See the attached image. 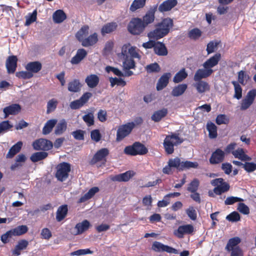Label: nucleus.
<instances>
[{"label": "nucleus", "instance_id": "f257e3e1", "mask_svg": "<svg viewBox=\"0 0 256 256\" xmlns=\"http://www.w3.org/2000/svg\"><path fill=\"white\" fill-rule=\"evenodd\" d=\"M120 57L123 60L122 65L125 69H132L135 67L134 58L140 60V55L138 54L136 47L130 44H125L122 48Z\"/></svg>", "mask_w": 256, "mask_h": 256}, {"label": "nucleus", "instance_id": "f03ea898", "mask_svg": "<svg viewBox=\"0 0 256 256\" xmlns=\"http://www.w3.org/2000/svg\"><path fill=\"white\" fill-rule=\"evenodd\" d=\"M172 25V20L170 18H165L156 26L154 30L148 34V36L150 39L159 40L168 34Z\"/></svg>", "mask_w": 256, "mask_h": 256}, {"label": "nucleus", "instance_id": "7ed1b4c3", "mask_svg": "<svg viewBox=\"0 0 256 256\" xmlns=\"http://www.w3.org/2000/svg\"><path fill=\"white\" fill-rule=\"evenodd\" d=\"M184 141L179 134L171 133L170 134L166 136L164 142V146L168 154H172L174 152V146L181 144Z\"/></svg>", "mask_w": 256, "mask_h": 256}, {"label": "nucleus", "instance_id": "20e7f679", "mask_svg": "<svg viewBox=\"0 0 256 256\" xmlns=\"http://www.w3.org/2000/svg\"><path fill=\"white\" fill-rule=\"evenodd\" d=\"M148 152L146 146L138 142H134L132 145L126 146L124 152L128 155H144Z\"/></svg>", "mask_w": 256, "mask_h": 256}, {"label": "nucleus", "instance_id": "39448f33", "mask_svg": "<svg viewBox=\"0 0 256 256\" xmlns=\"http://www.w3.org/2000/svg\"><path fill=\"white\" fill-rule=\"evenodd\" d=\"M146 27L140 18H134L129 23L128 31L133 34H140L144 32Z\"/></svg>", "mask_w": 256, "mask_h": 256}, {"label": "nucleus", "instance_id": "423d86ee", "mask_svg": "<svg viewBox=\"0 0 256 256\" xmlns=\"http://www.w3.org/2000/svg\"><path fill=\"white\" fill-rule=\"evenodd\" d=\"M70 170V166L69 164L60 163L56 167V177L60 181H64L68 178Z\"/></svg>", "mask_w": 256, "mask_h": 256}, {"label": "nucleus", "instance_id": "0eeeda50", "mask_svg": "<svg viewBox=\"0 0 256 256\" xmlns=\"http://www.w3.org/2000/svg\"><path fill=\"white\" fill-rule=\"evenodd\" d=\"M210 183L212 186H216L214 189V192L216 194H220L228 191L230 188L228 184L224 182L222 178L213 180Z\"/></svg>", "mask_w": 256, "mask_h": 256}, {"label": "nucleus", "instance_id": "6e6552de", "mask_svg": "<svg viewBox=\"0 0 256 256\" xmlns=\"http://www.w3.org/2000/svg\"><path fill=\"white\" fill-rule=\"evenodd\" d=\"M134 126V122H129L126 124L120 126L116 132V140L121 141L128 136Z\"/></svg>", "mask_w": 256, "mask_h": 256}, {"label": "nucleus", "instance_id": "1a4fd4ad", "mask_svg": "<svg viewBox=\"0 0 256 256\" xmlns=\"http://www.w3.org/2000/svg\"><path fill=\"white\" fill-rule=\"evenodd\" d=\"M194 231L192 224H186L180 226L174 231V234L179 238H183L184 235L190 234Z\"/></svg>", "mask_w": 256, "mask_h": 256}, {"label": "nucleus", "instance_id": "9d476101", "mask_svg": "<svg viewBox=\"0 0 256 256\" xmlns=\"http://www.w3.org/2000/svg\"><path fill=\"white\" fill-rule=\"evenodd\" d=\"M256 96V90L254 89L250 90L244 98L242 100L240 109L242 110H247L254 102Z\"/></svg>", "mask_w": 256, "mask_h": 256}, {"label": "nucleus", "instance_id": "9b49d317", "mask_svg": "<svg viewBox=\"0 0 256 256\" xmlns=\"http://www.w3.org/2000/svg\"><path fill=\"white\" fill-rule=\"evenodd\" d=\"M152 249L154 251L158 252H166L170 254H178L176 249L156 241L153 242Z\"/></svg>", "mask_w": 256, "mask_h": 256}, {"label": "nucleus", "instance_id": "f8f14e48", "mask_svg": "<svg viewBox=\"0 0 256 256\" xmlns=\"http://www.w3.org/2000/svg\"><path fill=\"white\" fill-rule=\"evenodd\" d=\"M36 150H48L52 148V143L46 139L40 138L36 140L32 144Z\"/></svg>", "mask_w": 256, "mask_h": 256}, {"label": "nucleus", "instance_id": "ddd939ff", "mask_svg": "<svg viewBox=\"0 0 256 256\" xmlns=\"http://www.w3.org/2000/svg\"><path fill=\"white\" fill-rule=\"evenodd\" d=\"M90 226L91 225L89 221L86 220H84L76 225L74 228L72 234L75 236L81 234L88 230Z\"/></svg>", "mask_w": 256, "mask_h": 256}, {"label": "nucleus", "instance_id": "4468645a", "mask_svg": "<svg viewBox=\"0 0 256 256\" xmlns=\"http://www.w3.org/2000/svg\"><path fill=\"white\" fill-rule=\"evenodd\" d=\"M18 58L15 56L8 57L6 60V67L8 73H14L16 68Z\"/></svg>", "mask_w": 256, "mask_h": 256}, {"label": "nucleus", "instance_id": "2eb2a0df", "mask_svg": "<svg viewBox=\"0 0 256 256\" xmlns=\"http://www.w3.org/2000/svg\"><path fill=\"white\" fill-rule=\"evenodd\" d=\"M221 58L220 54H216L203 64L204 68L212 70V68L218 64Z\"/></svg>", "mask_w": 256, "mask_h": 256}, {"label": "nucleus", "instance_id": "dca6fc26", "mask_svg": "<svg viewBox=\"0 0 256 256\" xmlns=\"http://www.w3.org/2000/svg\"><path fill=\"white\" fill-rule=\"evenodd\" d=\"M213 72L212 70L204 68L198 69L194 76V80H199L202 78H206L211 75Z\"/></svg>", "mask_w": 256, "mask_h": 256}, {"label": "nucleus", "instance_id": "f3484780", "mask_svg": "<svg viewBox=\"0 0 256 256\" xmlns=\"http://www.w3.org/2000/svg\"><path fill=\"white\" fill-rule=\"evenodd\" d=\"M224 157V152L218 148L212 154L210 162L212 164H218L223 160Z\"/></svg>", "mask_w": 256, "mask_h": 256}, {"label": "nucleus", "instance_id": "a211bd4d", "mask_svg": "<svg viewBox=\"0 0 256 256\" xmlns=\"http://www.w3.org/2000/svg\"><path fill=\"white\" fill-rule=\"evenodd\" d=\"M134 173L133 171H128L126 172L119 174L111 178L112 181L118 182H127L134 175Z\"/></svg>", "mask_w": 256, "mask_h": 256}, {"label": "nucleus", "instance_id": "6ab92c4d", "mask_svg": "<svg viewBox=\"0 0 256 256\" xmlns=\"http://www.w3.org/2000/svg\"><path fill=\"white\" fill-rule=\"evenodd\" d=\"M195 81L196 82L193 85L198 93H204L210 90V86L207 82L202 80Z\"/></svg>", "mask_w": 256, "mask_h": 256}, {"label": "nucleus", "instance_id": "aec40b11", "mask_svg": "<svg viewBox=\"0 0 256 256\" xmlns=\"http://www.w3.org/2000/svg\"><path fill=\"white\" fill-rule=\"evenodd\" d=\"M20 110V106L18 104H12L4 108L3 112L6 118L9 115H15Z\"/></svg>", "mask_w": 256, "mask_h": 256}, {"label": "nucleus", "instance_id": "412c9836", "mask_svg": "<svg viewBox=\"0 0 256 256\" xmlns=\"http://www.w3.org/2000/svg\"><path fill=\"white\" fill-rule=\"evenodd\" d=\"M98 41V35L97 33L94 32L85 38L81 43L84 47H88L94 45Z\"/></svg>", "mask_w": 256, "mask_h": 256}, {"label": "nucleus", "instance_id": "4be33fe9", "mask_svg": "<svg viewBox=\"0 0 256 256\" xmlns=\"http://www.w3.org/2000/svg\"><path fill=\"white\" fill-rule=\"evenodd\" d=\"M87 55L86 51L84 48L78 49L76 54L72 58L70 62L72 64L80 63Z\"/></svg>", "mask_w": 256, "mask_h": 256}, {"label": "nucleus", "instance_id": "5701e85b", "mask_svg": "<svg viewBox=\"0 0 256 256\" xmlns=\"http://www.w3.org/2000/svg\"><path fill=\"white\" fill-rule=\"evenodd\" d=\"M176 0H167L164 2L158 7V10L161 12L170 10L177 4Z\"/></svg>", "mask_w": 256, "mask_h": 256}, {"label": "nucleus", "instance_id": "b1692460", "mask_svg": "<svg viewBox=\"0 0 256 256\" xmlns=\"http://www.w3.org/2000/svg\"><path fill=\"white\" fill-rule=\"evenodd\" d=\"M26 70L32 73H37L42 68L41 62L38 61H35L28 62L25 66Z\"/></svg>", "mask_w": 256, "mask_h": 256}, {"label": "nucleus", "instance_id": "393cba45", "mask_svg": "<svg viewBox=\"0 0 256 256\" xmlns=\"http://www.w3.org/2000/svg\"><path fill=\"white\" fill-rule=\"evenodd\" d=\"M108 154V150L107 148H104L99 150L94 156L92 162L96 163L98 162L105 160V158Z\"/></svg>", "mask_w": 256, "mask_h": 256}, {"label": "nucleus", "instance_id": "a878e982", "mask_svg": "<svg viewBox=\"0 0 256 256\" xmlns=\"http://www.w3.org/2000/svg\"><path fill=\"white\" fill-rule=\"evenodd\" d=\"M90 27L88 25L82 26L76 33V37L81 43L88 36L89 33Z\"/></svg>", "mask_w": 256, "mask_h": 256}, {"label": "nucleus", "instance_id": "bb28decb", "mask_svg": "<svg viewBox=\"0 0 256 256\" xmlns=\"http://www.w3.org/2000/svg\"><path fill=\"white\" fill-rule=\"evenodd\" d=\"M170 76V73H166L160 78L156 86V88L158 90H162L167 86Z\"/></svg>", "mask_w": 256, "mask_h": 256}, {"label": "nucleus", "instance_id": "cd10ccee", "mask_svg": "<svg viewBox=\"0 0 256 256\" xmlns=\"http://www.w3.org/2000/svg\"><path fill=\"white\" fill-rule=\"evenodd\" d=\"M154 51L158 56H165L168 54V50L165 45L161 42H156Z\"/></svg>", "mask_w": 256, "mask_h": 256}, {"label": "nucleus", "instance_id": "c85d7f7f", "mask_svg": "<svg viewBox=\"0 0 256 256\" xmlns=\"http://www.w3.org/2000/svg\"><path fill=\"white\" fill-rule=\"evenodd\" d=\"M68 209L67 205H62L60 206L56 213V220L58 222H60L64 220L66 216Z\"/></svg>", "mask_w": 256, "mask_h": 256}, {"label": "nucleus", "instance_id": "c756f323", "mask_svg": "<svg viewBox=\"0 0 256 256\" xmlns=\"http://www.w3.org/2000/svg\"><path fill=\"white\" fill-rule=\"evenodd\" d=\"M28 244V242L25 240H20L18 244L16 245L14 249L12 250V254L16 256L20 255V251L24 250L26 248Z\"/></svg>", "mask_w": 256, "mask_h": 256}, {"label": "nucleus", "instance_id": "7c9ffc66", "mask_svg": "<svg viewBox=\"0 0 256 256\" xmlns=\"http://www.w3.org/2000/svg\"><path fill=\"white\" fill-rule=\"evenodd\" d=\"M232 154L236 158H238L243 161L250 160H252L250 157L245 154L244 149L242 148H238L234 151H232Z\"/></svg>", "mask_w": 256, "mask_h": 256}, {"label": "nucleus", "instance_id": "2f4dec72", "mask_svg": "<svg viewBox=\"0 0 256 256\" xmlns=\"http://www.w3.org/2000/svg\"><path fill=\"white\" fill-rule=\"evenodd\" d=\"M22 142L21 141H19L14 144L9 150L8 152L6 154L7 158H12L15 154L18 153L22 148Z\"/></svg>", "mask_w": 256, "mask_h": 256}, {"label": "nucleus", "instance_id": "473e14b6", "mask_svg": "<svg viewBox=\"0 0 256 256\" xmlns=\"http://www.w3.org/2000/svg\"><path fill=\"white\" fill-rule=\"evenodd\" d=\"M85 81L88 87L94 88L98 85L99 78L96 74H90L86 78Z\"/></svg>", "mask_w": 256, "mask_h": 256}, {"label": "nucleus", "instance_id": "72a5a7b5", "mask_svg": "<svg viewBox=\"0 0 256 256\" xmlns=\"http://www.w3.org/2000/svg\"><path fill=\"white\" fill-rule=\"evenodd\" d=\"M188 88V85L185 84H180L175 86L172 92V94L174 96H178L182 95Z\"/></svg>", "mask_w": 256, "mask_h": 256}, {"label": "nucleus", "instance_id": "f704fd0d", "mask_svg": "<svg viewBox=\"0 0 256 256\" xmlns=\"http://www.w3.org/2000/svg\"><path fill=\"white\" fill-rule=\"evenodd\" d=\"M168 114L166 108H164L162 110L155 112L152 116V120L156 122H159L162 118L164 117Z\"/></svg>", "mask_w": 256, "mask_h": 256}, {"label": "nucleus", "instance_id": "c9c22d12", "mask_svg": "<svg viewBox=\"0 0 256 256\" xmlns=\"http://www.w3.org/2000/svg\"><path fill=\"white\" fill-rule=\"evenodd\" d=\"M99 191V188L98 187H93L90 188L88 192H86L84 196H82L79 202H83L87 200L92 198L96 192Z\"/></svg>", "mask_w": 256, "mask_h": 256}, {"label": "nucleus", "instance_id": "e433bc0d", "mask_svg": "<svg viewBox=\"0 0 256 256\" xmlns=\"http://www.w3.org/2000/svg\"><path fill=\"white\" fill-rule=\"evenodd\" d=\"M53 20L56 23H60L66 18V15L63 10H56L52 15Z\"/></svg>", "mask_w": 256, "mask_h": 256}, {"label": "nucleus", "instance_id": "4c0bfd02", "mask_svg": "<svg viewBox=\"0 0 256 256\" xmlns=\"http://www.w3.org/2000/svg\"><path fill=\"white\" fill-rule=\"evenodd\" d=\"M154 20V12L151 10L146 12L143 16L142 23L144 26L146 27L148 24L152 23Z\"/></svg>", "mask_w": 256, "mask_h": 256}, {"label": "nucleus", "instance_id": "58836bf2", "mask_svg": "<svg viewBox=\"0 0 256 256\" xmlns=\"http://www.w3.org/2000/svg\"><path fill=\"white\" fill-rule=\"evenodd\" d=\"M57 120L52 119L48 120L45 124L42 129V133L44 134H48L52 130L54 126L56 124Z\"/></svg>", "mask_w": 256, "mask_h": 256}, {"label": "nucleus", "instance_id": "ea45409f", "mask_svg": "<svg viewBox=\"0 0 256 256\" xmlns=\"http://www.w3.org/2000/svg\"><path fill=\"white\" fill-rule=\"evenodd\" d=\"M67 127V124L64 120H62L56 126L54 132L57 135L62 134L64 132Z\"/></svg>", "mask_w": 256, "mask_h": 256}, {"label": "nucleus", "instance_id": "a19ab883", "mask_svg": "<svg viewBox=\"0 0 256 256\" xmlns=\"http://www.w3.org/2000/svg\"><path fill=\"white\" fill-rule=\"evenodd\" d=\"M188 76L185 69L182 68L177 72L173 78V81L175 83H178L184 80Z\"/></svg>", "mask_w": 256, "mask_h": 256}, {"label": "nucleus", "instance_id": "79ce46f5", "mask_svg": "<svg viewBox=\"0 0 256 256\" xmlns=\"http://www.w3.org/2000/svg\"><path fill=\"white\" fill-rule=\"evenodd\" d=\"M240 242V239L238 237H234L230 238L226 247V249L228 251H230L232 249L235 248V246H236Z\"/></svg>", "mask_w": 256, "mask_h": 256}, {"label": "nucleus", "instance_id": "37998d69", "mask_svg": "<svg viewBox=\"0 0 256 256\" xmlns=\"http://www.w3.org/2000/svg\"><path fill=\"white\" fill-rule=\"evenodd\" d=\"M117 27V24L115 22L108 23L104 26L102 28L101 32L102 34L110 33L114 31Z\"/></svg>", "mask_w": 256, "mask_h": 256}, {"label": "nucleus", "instance_id": "c03bdc74", "mask_svg": "<svg viewBox=\"0 0 256 256\" xmlns=\"http://www.w3.org/2000/svg\"><path fill=\"white\" fill-rule=\"evenodd\" d=\"M81 88L80 84L78 80H74L69 82L68 84V90L71 92H78Z\"/></svg>", "mask_w": 256, "mask_h": 256}, {"label": "nucleus", "instance_id": "a18cd8bd", "mask_svg": "<svg viewBox=\"0 0 256 256\" xmlns=\"http://www.w3.org/2000/svg\"><path fill=\"white\" fill-rule=\"evenodd\" d=\"M28 228L26 226L22 225L18 226L16 228L10 230L13 236H20L27 232Z\"/></svg>", "mask_w": 256, "mask_h": 256}, {"label": "nucleus", "instance_id": "49530a36", "mask_svg": "<svg viewBox=\"0 0 256 256\" xmlns=\"http://www.w3.org/2000/svg\"><path fill=\"white\" fill-rule=\"evenodd\" d=\"M207 130L209 132V136L211 138L217 136V128L216 125L212 122H208L206 126Z\"/></svg>", "mask_w": 256, "mask_h": 256}, {"label": "nucleus", "instance_id": "de8ad7c7", "mask_svg": "<svg viewBox=\"0 0 256 256\" xmlns=\"http://www.w3.org/2000/svg\"><path fill=\"white\" fill-rule=\"evenodd\" d=\"M58 101L56 98H52L47 102L46 113L50 114L54 112L56 108Z\"/></svg>", "mask_w": 256, "mask_h": 256}, {"label": "nucleus", "instance_id": "09e8293b", "mask_svg": "<svg viewBox=\"0 0 256 256\" xmlns=\"http://www.w3.org/2000/svg\"><path fill=\"white\" fill-rule=\"evenodd\" d=\"M200 185V181L197 178L194 179L188 186L187 190L190 192H196Z\"/></svg>", "mask_w": 256, "mask_h": 256}, {"label": "nucleus", "instance_id": "8fccbe9b", "mask_svg": "<svg viewBox=\"0 0 256 256\" xmlns=\"http://www.w3.org/2000/svg\"><path fill=\"white\" fill-rule=\"evenodd\" d=\"M48 156V154L44 152H37L32 155L30 160L33 162H36L44 159Z\"/></svg>", "mask_w": 256, "mask_h": 256}, {"label": "nucleus", "instance_id": "3c124183", "mask_svg": "<svg viewBox=\"0 0 256 256\" xmlns=\"http://www.w3.org/2000/svg\"><path fill=\"white\" fill-rule=\"evenodd\" d=\"M146 0H134L130 6V10L134 12L138 9L142 8L146 4Z\"/></svg>", "mask_w": 256, "mask_h": 256}, {"label": "nucleus", "instance_id": "603ef678", "mask_svg": "<svg viewBox=\"0 0 256 256\" xmlns=\"http://www.w3.org/2000/svg\"><path fill=\"white\" fill-rule=\"evenodd\" d=\"M198 164L197 162H192L188 160L182 162L180 170L184 169H189L190 168H198Z\"/></svg>", "mask_w": 256, "mask_h": 256}, {"label": "nucleus", "instance_id": "864d4df0", "mask_svg": "<svg viewBox=\"0 0 256 256\" xmlns=\"http://www.w3.org/2000/svg\"><path fill=\"white\" fill-rule=\"evenodd\" d=\"M232 84H233L234 88V97L238 100H240L242 97V89L236 82H232Z\"/></svg>", "mask_w": 256, "mask_h": 256}, {"label": "nucleus", "instance_id": "5fc2aeb1", "mask_svg": "<svg viewBox=\"0 0 256 256\" xmlns=\"http://www.w3.org/2000/svg\"><path fill=\"white\" fill-rule=\"evenodd\" d=\"M84 121L88 126H90L94 124V116L92 112H90L82 116Z\"/></svg>", "mask_w": 256, "mask_h": 256}, {"label": "nucleus", "instance_id": "6e6d98bb", "mask_svg": "<svg viewBox=\"0 0 256 256\" xmlns=\"http://www.w3.org/2000/svg\"><path fill=\"white\" fill-rule=\"evenodd\" d=\"M242 167L248 172H252L256 170V163L246 162L242 164Z\"/></svg>", "mask_w": 256, "mask_h": 256}, {"label": "nucleus", "instance_id": "4d7b16f0", "mask_svg": "<svg viewBox=\"0 0 256 256\" xmlns=\"http://www.w3.org/2000/svg\"><path fill=\"white\" fill-rule=\"evenodd\" d=\"M93 253V252L90 250L88 248L86 249H80L74 251L73 252H72L70 253L71 256H80L82 255H85L88 254H92Z\"/></svg>", "mask_w": 256, "mask_h": 256}, {"label": "nucleus", "instance_id": "13d9d810", "mask_svg": "<svg viewBox=\"0 0 256 256\" xmlns=\"http://www.w3.org/2000/svg\"><path fill=\"white\" fill-rule=\"evenodd\" d=\"M36 10H34L32 13L30 14L28 16L26 17V22L25 25L28 26L30 25L32 22H35L36 20Z\"/></svg>", "mask_w": 256, "mask_h": 256}, {"label": "nucleus", "instance_id": "bf43d9fd", "mask_svg": "<svg viewBox=\"0 0 256 256\" xmlns=\"http://www.w3.org/2000/svg\"><path fill=\"white\" fill-rule=\"evenodd\" d=\"M146 69L148 73L158 72L160 70L159 65L156 62L146 66Z\"/></svg>", "mask_w": 256, "mask_h": 256}, {"label": "nucleus", "instance_id": "052dcab7", "mask_svg": "<svg viewBox=\"0 0 256 256\" xmlns=\"http://www.w3.org/2000/svg\"><path fill=\"white\" fill-rule=\"evenodd\" d=\"M249 79V76L245 72L241 70L238 74V82L242 84H245Z\"/></svg>", "mask_w": 256, "mask_h": 256}, {"label": "nucleus", "instance_id": "680f3d73", "mask_svg": "<svg viewBox=\"0 0 256 256\" xmlns=\"http://www.w3.org/2000/svg\"><path fill=\"white\" fill-rule=\"evenodd\" d=\"M168 163L172 167L176 168L179 170H180L182 162L178 158H176L174 159L170 160Z\"/></svg>", "mask_w": 256, "mask_h": 256}, {"label": "nucleus", "instance_id": "e2e57ef3", "mask_svg": "<svg viewBox=\"0 0 256 256\" xmlns=\"http://www.w3.org/2000/svg\"><path fill=\"white\" fill-rule=\"evenodd\" d=\"M16 75L18 78L23 79H28L33 76V74L28 70L17 72Z\"/></svg>", "mask_w": 256, "mask_h": 256}, {"label": "nucleus", "instance_id": "0e129e2a", "mask_svg": "<svg viewBox=\"0 0 256 256\" xmlns=\"http://www.w3.org/2000/svg\"><path fill=\"white\" fill-rule=\"evenodd\" d=\"M12 127V126L10 124L8 120L4 121L0 123V134L6 132L8 130Z\"/></svg>", "mask_w": 256, "mask_h": 256}, {"label": "nucleus", "instance_id": "69168bd1", "mask_svg": "<svg viewBox=\"0 0 256 256\" xmlns=\"http://www.w3.org/2000/svg\"><path fill=\"white\" fill-rule=\"evenodd\" d=\"M240 216L238 212H234L228 215L226 219L230 222H236L240 220Z\"/></svg>", "mask_w": 256, "mask_h": 256}, {"label": "nucleus", "instance_id": "338daca9", "mask_svg": "<svg viewBox=\"0 0 256 256\" xmlns=\"http://www.w3.org/2000/svg\"><path fill=\"white\" fill-rule=\"evenodd\" d=\"M202 34L200 30L198 28H194L188 34L190 38L196 40Z\"/></svg>", "mask_w": 256, "mask_h": 256}, {"label": "nucleus", "instance_id": "774afa93", "mask_svg": "<svg viewBox=\"0 0 256 256\" xmlns=\"http://www.w3.org/2000/svg\"><path fill=\"white\" fill-rule=\"evenodd\" d=\"M216 123L218 124H226L228 122V118L225 114H219L216 118Z\"/></svg>", "mask_w": 256, "mask_h": 256}]
</instances>
